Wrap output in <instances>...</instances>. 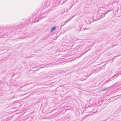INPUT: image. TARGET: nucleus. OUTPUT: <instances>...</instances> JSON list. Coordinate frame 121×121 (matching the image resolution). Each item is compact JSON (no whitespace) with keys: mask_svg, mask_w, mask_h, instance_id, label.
Instances as JSON below:
<instances>
[{"mask_svg":"<svg viewBox=\"0 0 121 121\" xmlns=\"http://www.w3.org/2000/svg\"><path fill=\"white\" fill-rule=\"evenodd\" d=\"M112 78H110L109 79L107 80V81H105L104 83H106L108 82H109V81H111L112 80L111 79Z\"/></svg>","mask_w":121,"mask_h":121,"instance_id":"obj_1","label":"nucleus"},{"mask_svg":"<svg viewBox=\"0 0 121 121\" xmlns=\"http://www.w3.org/2000/svg\"><path fill=\"white\" fill-rule=\"evenodd\" d=\"M109 88V87H108L107 88H105L102 89L101 90V91H104L106 90L107 89H108Z\"/></svg>","mask_w":121,"mask_h":121,"instance_id":"obj_2","label":"nucleus"},{"mask_svg":"<svg viewBox=\"0 0 121 121\" xmlns=\"http://www.w3.org/2000/svg\"><path fill=\"white\" fill-rule=\"evenodd\" d=\"M56 28V26H54L52 27L51 29V30H55Z\"/></svg>","mask_w":121,"mask_h":121,"instance_id":"obj_3","label":"nucleus"},{"mask_svg":"<svg viewBox=\"0 0 121 121\" xmlns=\"http://www.w3.org/2000/svg\"><path fill=\"white\" fill-rule=\"evenodd\" d=\"M117 74H115L114 75V76L113 77H112L111 78H113V77H114L115 76H117Z\"/></svg>","mask_w":121,"mask_h":121,"instance_id":"obj_4","label":"nucleus"},{"mask_svg":"<svg viewBox=\"0 0 121 121\" xmlns=\"http://www.w3.org/2000/svg\"><path fill=\"white\" fill-rule=\"evenodd\" d=\"M87 52V51H86L85 52L83 53V54H84L85 53H86Z\"/></svg>","mask_w":121,"mask_h":121,"instance_id":"obj_5","label":"nucleus"},{"mask_svg":"<svg viewBox=\"0 0 121 121\" xmlns=\"http://www.w3.org/2000/svg\"><path fill=\"white\" fill-rule=\"evenodd\" d=\"M90 50V49H89L88 50H87V51H89Z\"/></svg>","mask_w":121,"mask_h":121,"instance_id":"obj_6","label":"nucleus"},{"mask_svg":"<svg viewBox=\"0 0 121 121\" xmlns=\"http://www.w3.org/2000/svg\"><path fill=\"white\" fill-rule=\"evenodd\" d=\"M89 116V115H86V117H88V116Z\"/></svg>","mask_w":121,"mask_h":121,"instance_id":"obj_7","label":"nucleus"},{"mask_svg":"<svg viewBox=\"0 0 121 121\" xmlns=\"http://www.w3.org/2000/svg\"><path fill=\"white\" fill-rule=\"evenodd\" d=\"M52 31V30H51V32H52V31Z\"/></svg>","mask_w":121,"mask_h":121,"instance_id":"obj_8","label":"nucleus"}]
</instances>
